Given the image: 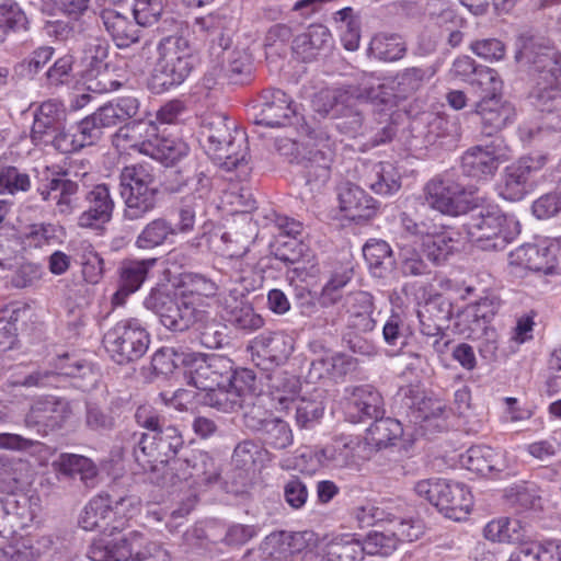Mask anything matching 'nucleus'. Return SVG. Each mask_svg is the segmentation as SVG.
Returning <instances> with one entry per match:
<instances>
[{
  "label": "nucleus",
  "instance_id": "obj_1",
  "mask_svg": "<svg viewBox=\"0 0 561 561\" xmlns=\"http://www.w3.org/2000/svg\"><path fill=\"white\" fill-rule=\"evenodd\" d=\"M515 59L528 65L535 81L530 93L537 110H549L548 102L561 96V54L543 38L520 37Z\"/></svg>",
  "mask_w": 561,
  "mask_h": 561
},
{
  "label": "nucleus",
  "instance_id": "obj_2",
  "mask_svg": "<svg viewBox=\"0 0 561 561\" xmlns=\"http://www.w3.org/2000/svg\"><path fill=\"white\" fill-rule=\"evenodd\" d=\"M201 142L206 154L226 171L237 170L239 176H247L249 152L247 135L229 122L224 114L207 115L202 123Z\"/></svg>",
  "mask_w": 561,
  "mask_h": 561
},
{
  "label": "nucleus",
  "instance_id": "obj_3",
  "mask_svg": "<svg viewBox=\"0 0 561 561\" xmlns=\"http://www.w3.org/2000/svg\"><path fill=\"white\" fill-rule=\"evenodd\" d=\"M158 60L151 84L157 92L181 84L194 68V49L180 34L163 37L158 44Z\"/></svg>",
  "mask_w": 561,
  "mask_h": 561
},
{
  "label": "nucleus",
  "instance_id": "obj_4",
  "mask_svg": "<svg viewBox=\"0 0 561 561\" xmlns=\"http://www.w3.org/2000/svg\"><path fill=\"white\" fill-rule=\"evenodd\" d=\"M88 556L92 561H171L169 552L160 543L137 531L119 539H95Z\"/></svg>",
  "mask_w": 561,
  "mask_h": 561
},
{
  "label": "nucleus",
  "instance_id": "obj_5",
  "mask_svg": "<svg viewBox=\"0 0 561 561\" xmlns=\"http://www.w3.org/2000/svg\"><path fill=\"white\" fill-rule=\"evenodd\" d=\"M465 229L469 241L484 251L503 250L520 232L519 222L497 207L471 214Z\"/></svg>",
  "mask_w": 561,
  "mask_h": 561
},
{
  "label": "nucleus",
  "instance_id": "obj_6",
  "mask_svg": "<svg viewBox=\"0 0 561 561\" xmlns=\"http://www.w3.org/2000/svg\"><path fill=\"white\" fill-rule=\"evenodd\" d=\"M139 504L138 497L130 494H119L115 489L111 493L93 497L84 507L80 516V525L84 530L123 529L125 522Z\"/></svg>",
  "mask_w": 561,
  "mask_h": 561
},
{
  "label": "nucleus",
  "instance_id": "obj_7",
  "mask_svg": "<svg viewBox=\"0 0 561 561\" xmlns=\"http://www.w3.org/2000/svg\"><path fill=\"white\" fill-rule=\"evenodd\" d=\"M134 456L145 471H164L184 445L181 432L173 425L161 426L153 434H134Z\"/></svg>",
  "mask_w": 561,
  "mask_h": 561
},
{
  "label": "nucleus",
  "instance_id": "obj_8",
  "mask_svg": "<svg viewBox=\"0 0 561 561\" xmlns=\"http://www.w3.org/2000/svg\"><path fill=\"white\" fill-rule=\"evenodd\" d=\"M415 493L428 501L447 518L463 519L472 506V496L467 486L459 482L444 479H427L419 481L414 486Z\"/></svg>",
  "mask_w": 561,
  "mask_h": 561
},
{
  "label": "nucleus",
  "instance_id": "obj_9",
  "mask_svg": "<svg viewBox=\"0 0 561 561\" xmlns=\"http://www.w3.org/2000/svg\"><path fill=\"white\" fill-rule=\"evenodd\" d=\"M149 343V334L137 319L117 322L103 336L105 351L118 365L141 358L146 354Z\"/></svg>",
  "mask_w": 561,
  "mask_h": 561
},
{
  "label": "nucleus",
  "instance_id": "obj_10",
  "mask_svg": "<svg viewBox=\"0 0 561 561\" xmlns=\"http://www.w3.org/2000/svg\"><path fill=\"white\" fill-rule=\"evenodd\" d=\"M145 307L159 316L160 322L169 330L183 332L204 320L206 312L195 301L183 296L174 299L162 289H152L145 298Z\"/></svg>",
  "mask_w": 561,
  "mask_h": 561
},
{
  "label": "nucleus",
  "instance_id": "obj_11",
  "mask_svg": "<svg viewBox=\"0 0 561 561\" xmlns=\"http://www.w3.org/2000/svg\"><path fill=\"white\" fill-rule=\"evenodd\" d=\"M93 176L89 170L83 167V171H65L46 183L37 187L42 201L53 203L55 213L59 215H70L77 205V194L80 186H88Z\"/></svg>",
  "mask_w": 561,
  "mask_h": 561
},
{
  "label": "nucleus",
  "instance_id": "obj_12",
  "mask_svg": "<svg viewBox=\"0 0 561 561\" xmlns=\"http://www.w3.org/2000/svg\"><path fill=\"white\" fill-rule=\"evenodd\" d=\"M472 186H466L463 183L454 179L451 174L436 176L432 179L424 187L426 204L449 216H458L466 211V205L459 199L466 194H473Z\"/></svg>",
  "mask_w": 561,
  "mask_h": 561
},
{
  "label": "nucleus",
  "instance_id": "obj_13",
  "mask_svg": "<svg viewBox=\"0 0 561 561\" xmlns=\"http://www.w3.org/2000/svg\"><path fill=\"white\" fill-rule=\"evenodd\" d=\"M253 111L254 123L267 127L287 126L293 124V119L297 117L293 99L279 89L262 91Z\"/></svg>",
  "mask_w": 561,
  "mask_h": 561
},
{
  "label": "nucleus",
  "instance_id": "obj_14",
  "mask_svg": "<svg viewBox=\"0 0 561 561\" xmlns=\"http://www.w3.org/2000/svg\"><path fill=\"white\" fill-rule=\"evenodd\" d=\"M546 164V157H523L507 165L500 184V195L507 201H520L530 187V181Z\"/></svg>",
  "mask_w": 561,
  "mask_h": 561
},
{
  "label": "nucleus",
  "instance_id": "obj_15",
  "mask_svg": "<svg viewBox=\"0 0 561 561\" xmlns=\"http://www.w3.org/2000/svg\"><path fill=\"white\" fill-rule=\"evenodd\" d=\"M231 373L232 360L218 354L194 356L187 370L190 383L203 391L227 382Z\"/></svg>",
  "mask_w": 561,
  "mask_h": 561
},
{
  "label": "nucleus",
  "instance_id": "obj_16",
  "mask_svg": "<svg viewBox=\"0 0 561 561\" xmlns=\"http://www.w3.org/2000/svg\"><path fill=\"white\" fill-rule=\"evenodd\" d=\"M130 411V397L127 394L112 396L106 408L96 403H87L84 425L93 433L108 434L117 427Z\"/></svg>",
  "mask_w": 561,
  "mask_h": 561
},
{
  "label": "nucleus",
  "instance_id": "obj_17",
  "mask_svg": "<svg viewBox=\"0 0 561 561\" xmlns=\"http://www.w3.org/2000/svg\"><path fill=\"white\" fill-rule=\"evenodd\" d=\"M58 369V371L38 370L22 380H12L10 383L24 387H55L59 376L90 379L94 375L90 363L79 358H71L68 355L60 359Z\"/></svg>",
  "mask_w": 561,
  "mask_h": 561
},
{
  "label": "nucleus",
  "instance_id": "obj_18",
  "mask_svg": "<svg viewBox=\"0 0 561 561\" xmlns=\"http://www.w3.org/2000/svg\"><path fill=\"white\" fill-rule=\"evenodd\" d=\"M69 416L67 402L57 399L36 401L25 415V426L34 428L38 434L46 435L62 426Z\"/></svg>",
  "mask_w": 561,
  "mask_h": 561
},
{
  "label": "nucleus",
  "instance_id": "obj_19",
  "mask_svg": "<svg viewBox=\"0 0 561 561\" xmlns=\"http://www.w3.org/2000/svg\"><path fill=\"white\" fill-rule=\"evenodd\" d=\"M500 165V152L492 142L467 149L460 160L463 175L477 181L494 175Z\"/></svg>",
  "mask_w": 561,
  "mask_h": 561
},
{
  "label": "nucleus",
  "instance_id": "obj_20",
  "mask_svg": "<svg viewBox=\"0 0 561 561\" xmlns=\"http://www.w3.org/2000/svg\"><path fill=\"white\" fill-rule=\"evenodd\" d=\"M175 470L174 478L179 481L193 479L198 484H209L217 481L219 473L215 467L214 460L202 451L193 453L185 459H173L167 468Z\"/></svg>",
  "mask_w": 561,
  "mask_h": 561
},
{
  "label": "nucleus",
  "instance_id": "obj_21",
  "mask_svg": "<svg viewBox=\"0 0 561 561\" xmlns=\"http://www.w3.org/2000/svg\"><path fill=\"white\" fill-rule=\"evenodd\" d=\"M220 306L222 307V318L239 330L255 331L264 324L263 318L237 290L221 296Z\"/></svg>",
  "mask_w": 561,
  "mask_h": 561
},
{
  "label": "nucleus",
  "instance_id": "obj_22",
  "mask_svg": "<svg viewBox=\"0 0 561 561\" xmlns=\"http://www.w3.org/2000/svg\"><path fill=\"white\" fill-rule=\"evenodd\" d=\"M87 209L78 218L82 228H94L108 222L114 210V201L106 184L94 185L85 194Z\"/></svg>",
  "mask_w": 561,
  "mask_h": 561
},
{
  "label": "nucleus",
  "instance_id": "obj_23",
  "mask_svg": "<svg viewBox=\"0 0 561 561\" xmlns=\"http://www.w3.org/2000/svg\"><path fill=\"white\" fill-rule=\"evenodd\" d=\"M347 409L354 422L382 416L383 399L371 385L353 387L347 397Z\"/></svg>",
  "mask_w": 561,
  "mask_h": 561
},
{
  "label": "nucleus",
  "instance_id": "obj_24",
  "mask_svg": "<svg viewBox=\"0 0 561 561\" xmlns=\"http://www.w3.org/2000/svg\"><path fill=\"white\" fill-rule=\"evenodd\" d=\"M550 242L547 245L524 244L508 255V265L512 274L523 270L551 274Z\"/></svg>",
  "mask_w": 561,
  "mask_h": 561
},
{
  "label": "nucleus",
  "instance_id": "obj_25",
  "mask_svg": "<svg viewBox=\"0 0 561 561\" xmlns=\"http://www.w3.org/2000/svg\"><path fill=\"white\" fill-rule=\"evenodd\" d=\"M474 114L480 117L482 134L492 136L512 121L514 108L499 98H482L476 104Z\"/></svg>",
  "mask_w": 561,
  "mask_h": 561
},
{
  "label": "nucleus",
  "instance_id": "obj_26",
  "mask_svg": "<svg viewBox=\"0 0 561 561\" xmlns=\"http://www.w3.org/2000/svg\"><path fill=\"white\" fill-rule=\"evenodd\" d=\"M101 21L118 47H128L140 38V28L136 20L115 9H103Z\"/></svg>",
  "mask_w": 561,
  "mask_h": 561
},
{
  "label": "nucleus",
  "instance_id": "obj_27",
  "mask_svg": "<svg viewBox=\"0 0 561 561\" xmlns=\"http://www.w3.org/2000/svg\"><path fill=\"white\" fill-rule=\"evenodd\" d=\"M343 308L347 314L348 327L359 332H370L376 327L371 314L375 309L374 298L367 291H355L345 296Z\"/></svg>",
  "mask_w": 561,
  "mask_h": 561
},
{
  "label": "nucleus",
  "instance_id": "obj_28",
  "mask_svg": "<svg viewBox=\"0 0 561 561\" xmlns=\"http://www.w3.org/2000/svg\"><path fill=\"white\" fill-rule=\"evenodd\" d=\"M158 126L151 121H135L121 127L112 142L121 150L136 149L146 154L147 145L151 144Z\"/></svg>",
  "mask_w": 561,
  "mask_h": 561
},
{
  "label": "nucleus",
  "instance_id": "obj_29",
  "mask_svg": "<svg viewBox=\"0 0 561 561\" xmlns=\"http://www.w3.org/2000/svg\"><path fill=\"white\" fill-rule=\"evenodd\" d=\"M156 263V257L123 262L119 268V288L113 295V304L122 305L126 296L137 291Z\"/></svg>",
  "mask_w": 561,
  "mask_h": 561
},
{
  "label": "nucleus",
  "instance_id": "obj_30",
  "mask_svg": "<svg viewBox=\"0 0 561 561\" xmlns=\"http://www.w3.org/2000/svg\"><path fill=\"white\" fill-rule=\"evenodd\" d=\"M62 106L56 100L43 102L34 112L31 138L34 144L48 145V137L60 127Z\"/></svg>",
  "mask_w": 561,
  "mask_h": 561
},
{
  "label": "nucleus",
  "instance_id": "obj_31",
  "mask_svg": "<svg viewBox=\"0 0 561 561\" xmlns=\"http://www.w3.org/2000/svg\"><path fill=\"white\" fill-rule=\"evenodd\" d=\"M341 209L351 219H369L376 209L375 201L357 185L345 183L339 190Z\"/></svg>",
  "mask_w": 561,
  "mask_h": 561
},
{
  "label": "nucleus",
  "instance_id": "obj_32",
  "mask_svg": "<svg viewBox=\"0 0 561 561\" xmlns=\"http://www.w3.org/2000/svg\"><path fill=\"white\" fill-rule=\"evenodd\" d=\"M331 46V33L322 24H312L293 41V51L304 61H310Z\"/></svg>",
  "mask_w": 561,
  "mask_h": 561
},
{
  "label": "nucleus",
  "instance_id": "obj_33",
  "mask_svg": "<svg viewBox=\"0 0 561 561\" xmlns=\"http://www.w3.org/2000/svg\"><path fill=\"white\" fill-rule=\"evenodd\" d=\"M252 348L257 355L278 365L294 351V340L283 332L262 333L254 339Z\"/></svg>",
  "mask_w": 561,
  "mask_h": 561
},
{
  "label": "nucleus",
  "instance_id": "obj_34",
  "mask_svg": "<svg viewBox=\"0 0 561 561\" xmlns=\"http://www.w3.org/2000/svg\"><path fill=\"white\" fill-rule=\"evenodd\" d=\"M457 129L454 119L437 114L427 115L412 127V131L415 133L414 137L420 138L425 147L436 144L440 138L455 135Z\"/></svg>",
  "mask_w": 561,
  "mask_h": 561
},
{
  "label": "nucleus",
  "instance_id": "obj_35",
  "mask_svg": "<svg viewBox=\"0 0 561 561\" xmlns=\"http://www.w3.org/2000/svg\"><path fill=\"white\" fill-rule=\"evenodd\" d=\"M450 317V304L442 298L430 299L417 310L419 330L447 332Z\"/></svg>",
  "mask_w": 561,
  "mask_h": 561
},
{
  "label": "nucleus",
  "instance_id": "obj_36",
  "mask_svg": "<svg viewBox=\"0 0 561 561\" xmlns=\"http://www.w3.org/2000/svg\"><path fill=\"white\" fill-rule=\"evenodd\" d=\"M364 183L373 192L380 195L392 194L401 186L400 174L390 162H379L367 168L364 174Z\"/></svg>",
  "mask_w": 561,
  "mask_h": 561
},
{
  "label": "nucleus",
  "instance_id": "obj_37",
  "mask_svg": "<svg viewBox=\"0 0 561 561\" xmlns=\"http://www.w3.org/2000/svg\"><path fill=\"white\" fill-rule=\"evenodd\" d=\"M324 561H363L365 548L353 535L333 537L322 548Z\"/></svg>",
  "mask_w": 561,
  "mask_h": 561
},
{
  "label": "nucleus",
  "instance_id": "obj_38",
  "mask_svg": "<svg viewBox=\"0 0 561 561\" xmlns=\"http://www.w3.org/2000/svg\"><path fill=\"white\" fill-rule=\"evenodd\" d=\"M122 191H159L154 169L147 163L126 165L119 174Z\"/></svg>",
  "mask_w": 561,
  "mask_h": 561
},
{
  "label": "nucleus",
  "instance_id": "obj_39",
  "mask_svg": "<svg viewBox=\"0 0 561 561\" xmlns=\"http://www.w3.org/2000/svg\"><path fill=\"white\" fill-rule=\"evenodd\" d=\"M176 236V228L165 218H156L144 226L135 240V247L139 250H153L163 245Z\"/></svg>",
  "mask_w": 561,
  "mask_h": 561
},
{
  "label": "nucleus",
  "instance_id": "obj_40",
  "mask_svg": "<svg viewBox=\"0 0 561 561\" xmlns=\"http://www.w3.org/2000/svg\"><path fill=\"white\" fill-rule=\"evenodd\" d=\"M124 201V218L126 220H139L154 210L158 204L159 191H122Z\"/></svg>",
  "mask_w": 561,
  "mask_h": 561
},
{
  "label": "nucleus",
  "instance_id": "obj_41",
  "mask_svg": "<svg viewBox=\"0 0 561 561\" xmlns=\"http://www.w3.org/2000/svg\"><path fill=\"white\" fill-rule=\"evenodd\" d=\"M363 255L370 272L376 277L386 276L394 264L392 250L385 240H368L363 247Z\"/></svg>",
  "mask_w": 561,
  "mask_h": 561
},
{
  "label": "nucleus",
  "instance_id": "obj_42",
  "mask_svg": "<svg viewBox=\"0 0 561 561\" xmlns=\"http://www.w3.org/2000/svg\"><path fill=\"white\" fill-rule=\"evenodd\" d=\"M356 95V85L322 90L314 95L312 107L321 116L331 114L335 118L339 107L345 102L352 101Z\"/></svg>",
  "mask_w": 561,
  "mask_h": 561
},
{
  "label": "nucleus",
  "instance_id": "obj_43",
  "mask_svg": "<svg viewBox=\"0 0 561 561\" xmlns=\"http://www.w3.org/2000/svg\"><path fill=\"white\" fill-rule=\"evenodd\" d=\"M369 53L378 60L393 62L404 57L407 44L398 34L378 33L370 41Z\"/></svg>",
  "mask_w": 561,
  "mask_h": 561
},
{
  "label": "nucleus",
  "instance_id": "obj_44",
  "mask_svg": "<svg viewBox=\"0 0 561 561\" xmlns=\"http://www.w3.org/2000/svg\"><path fill=\"white\" fill-rule=\"evenodd\" d=\"M364 103L360 101V91L357 89L356 98L352 101L345 102L339 107L336 119V128L348 136L355 137L363 133L364 129V112L362 106Z\"/></svg>",
  "mask_w": 561,
  "mask_h": 561
},
{
  "label": "nucleus",
  "instance_id": "obj_45",
  "mask_svg": "<svg viewBox=\"0 0 561 561\" xmlns=\"http://www.w3.org/2000/svg\"><path fill=\"white\" fill-rule=\"evenodd\" d=\"M298 379L286 374L279 375L273 379L268 396H264L271 401L272 405L278 411H288L291 404L299 398Z\"/></svg>",
  "mask_w": 561,
  "mask_h": 561
},
{
  "label": "nucleus",
  "instance_id": "obj_46",
  "mask_svg": "<svg viewBox=\"0 0 561 561\" xmlns=\"http://www.w3.org/2000/svg\"><path fill=\"white\" fill-rule=\"evenodd\" d=\"M374 420L375 422L367 430L366 439L378 448L388 447L405 435L401 422L396 419L379 416Z\"/></svg>",
  "mask_w": 561,
  "mask_h": 561
},
{
  "label": "nucleus",
  "instance_id": "obj_47",
  "mask_svg": "<svg viewBox=\"0 0 561 561\" xmlns=\"http://www.w3.org/2000/svg\"><path fill=\"white\" fill-rule=\"evenodd\" d=\"M434 73L435 69L432 67H409L398 72L392 80L399 98L405 100L413 95Z\"/></svg>",
  "mask_w": 561,
  "mask_h": 561
},
{
  "label": "nucleus",
  "instance_id": "obj_48",
  "mask_svg": "<svg viewBox=\"0 0 561 561\" xmlns=\"http://www.w3.org/2000/svg\"><path fill=\"white\" fill-rule=\"evenodd\" d=\"M331 158L321 150L310 151L304 165V178L310 192L322 188L330 179Z\"/></svg>",
  "mask_w": 561,
  "mask_h": 561
},
{
  "label": "nucleus",
  "instance_id": "obj_49",
  "mask_svg": "<svg viewBox=\"0 0 561 561\" xmlns=\"http://www.w3.org/2000/svg\"><path fill=\"white\" fill-rule=\"evenodd\" d=\"M445 408L438 399L423 398L411 409L410 421L420 424L422 428H427L433 423V427L440 430L445 426Z\"/></svg>",
  "mask_w": 561,
  "mask_h": 561
},
{
  "label": "nucleus",
  "instance_id": "obj_50",
  "mask_svg": "<svg viewBox=\"0 0 561 561\" xmlns=\"http://www.w3.org/2000/svg\"><path fill=\"white\" fill-rule=\"evenodd\" d=\"M187 147L184 142L176 139L161 137L159 129L156 130V136L150 145H147V156L160 161L167 165L173 164L186 154Z\"/></svg>",
  "mask_w": 561,
  "mask_h": 561
},
{
  "label": "nucleus",
  "instance_id": "obj_51",
  "mask_svg": "<svg viewBox=\"0 0 561 561\" xmlns=\"http://www.w3.org/2000/svg\"><path fill=\"white\" fill-rule=\"evenodd\" d=\"M179 287L181 289V296L193 301L195 297H215L218 291L217 283L206 275L199 273L182 274Z\"/></svg>",
  "mask_w": 561,
  "mask_h": 561
},
{
  "label": "nucleus",
  "instance_id": "obj_52",
  "mask_svg": "<svg viewBox=\"0 0 561 561\" xmlns=\"http://www.w3.org/2000/svg\"><path fill=\"white\" fill-rule=\"evenodd\" d=\"M422 250L434 264L444 263L455 250V241L447 232H437L434 227L422 240Z\"/></svg>",
  "mask_w": 561,
  "mask_h": 561
},
{
  "label": "nucleus",
  "instance_id": "obj_53",
  "mask_svg": "<svg viewBox=\"0 0 561 561\" xmlns=\"http://www.w3.org/2000/svg\"><path fill=\"white\" fill-rule=\"evenodd\" d=\"M1 501L10 515V522L13 524L15 533L27 527L34 519L35 511L32 507L30 497L25 494L8 493Z\"/></svg>",
  "mask_w": 561,
  "mask_h": 561
},
{
  "label": "nucleus",
  "instance_id": "obj_54",
  "mask_svg": "<svg viewBox=\"0 0 561 561\" xmlns=\"http://www.w3.org/2000/svg\"><path fill=\"white\" fill-rule=\"evenodd\" d=\"M203 402L225 413L234 412L244 407L240 394L231 386H226V382L205 391Z\"/></svg>",
  "mask_w": 561,
  "mask_h": 561
},
{
  "label": "nucleus",
  "instance_id": "obj_55",
  "mask_svg": "<svg viewBox=\"0 0 561 561\" xmlns=\"http://www.w3.org/2000/svg\"><path fill=\"white\" fill-rule=\"evenodd\" d=\"M483 535L491 541L517 543L523 540L524 530L517 519L499 518L485 525Z\"/></svg>",
  "mask_w": 561,
  "mask_h": 561
},
{
  "label": "nucleus",
  "instance_id": "obj_56",
  "mask_svg": "<svg viewBox=\"0 0 561 561\" xmlns=\"http://www.w3.org/2000/svg\"><path fill=\"white\" fill-rule=\"evenodd\" d=\"M334 21L339 24L342 33L341 39L345 49L350 51L356 50L360 41V22L358 16L354 14L353 9L346 7L339 10L334 15Z\"/></svg>",
  "mask_w": 561,
  "mask_h": 561
},
{
  "label": "nucleus",
  "instance_id": "obj_57",
  "mask_svg": "<svg viewBox=\"0 0 561 561\" xmlns=\"http://www.w3.org/2000/svg\"><path fill=\"white\" fill-rule=\"evenodd\" d=\"M53 466L58 472L68 477L80 474L82 481L92 479L96 474L93 462L89 458L76 454H61L53 462Z\"/></svg>",
  "mask_w": 561,
  "mask_h": 561
},
{
  "label": "nucleus",
  "instance_id": "obj_58",
  "mask_svg": "<svg viewBox=\"0 0 561 561\" xmlns=\"http://www.w3.org/2000/svg\"><path fill=\"white\" fill-rule=\"evenodd\" d=\"M360 91V101L364 105L368 102L385 106H394L402 99L399 98L393 80L378 83L376 85H356Z\"/></svg>",
  "mask_w": 561,
  "mask_h": 561
},
{
  "label": "nucleus",
  "instance_id": "obj_59",
  "mask_svg": "<svg viewBox=\"0 0 561 561\" xmlns=\"http://www.w3.org/2000/svg\"><path fill=\"white\" fill-rule=\"evenodd\" d=\"M398 267L405 277H417L430 274L427 263L422 259L421 253L411 245L399 248Z\"/></svg>",
  "mask_w": 561,
  "mask_h": 561
},
{
  "label": "nucleus",
  "instance_id": "obj_60",
  "mask_svg": "<svg viewBox=\"0 0 561 561\" xmlns=\"http://www.w3.org/2000/svg\"><path fill=\"white\" fill-rule=\"evenodd\" d=\"M462 463L470 471L486 473L495 468L496 454L489 446H472L462 456Z\"/></svg>",
  "mask_w": 561,
  "mask_h": 561
},
{
  "label": "nucleus",
  "instance_id": "obj_61",
  "mask_svg": "<svg viewBox=\"0 0 561 561\" xmlns=\"http://www.w3.org/2000/svg\"><path fill=\"white\" fill-rule=\"evenodd\" d=\"M261 435L268 446L275 449H285L294 442V435L288 423L279 417L267 422Z\"/></svg>",
  "mask_w": 561,
  "mask_h": 561
},
{
  "label": "nucleus",
  "instance_id": "obj_62",
  "mask_svg": "<svg viewBox=\"0 0 561 561\" xmlns=\"http://www.w3.org/2000/svg\"><path fill=\"white\" fill-rule=\"evenodd\" d=\"M267 399L264 396H259L253 400L245 402L248 405L247 411L243 414V422L245 427L253 432L261 433L268 421H272L274 416L265 409V401Z\"/></svg>",
  "mask_w": 561,
  "mask_h": 561
},
{
  "label": "nucleus",
  "instance_id": "obj_63",
  "mask_svg": "<svg viewBox=\"0 0 561 561\" xmlns=\"http://www.w3.org/2000/svg\"><path fill=\"white\" fill-rule=\"evenodd\" d=\"M420 344L424 354H413L414 357L428 359L433 355L443 356L449 350L451 340L447 332L421 331Z\"/></svg>",
  "mask_w": 561,
  "mask_h": 561
},
{
  "label": "nucleus",
  "instance_id": "obj_64",
  "mask_svg": "<svg viewBox=\"0 0 561 561\" xmlns=\"http://www.w3.org/2000/svg\"><path fill=\"white\" fill-rule=\"evenodd\" d=\"M27 18L16 3L0 5V45L5 41L10 31L26 28Z\"/></svg>",
  "mask_w": 561,
  "mask_h": 561
}]
</instances>
